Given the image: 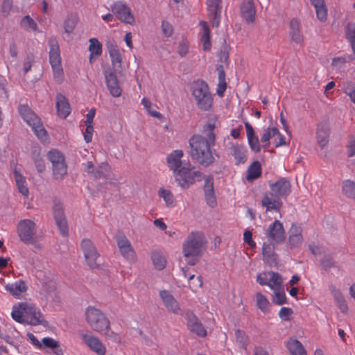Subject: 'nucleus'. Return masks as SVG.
<instances>
[{
	"instance_id": "54",
	"label": "nucleus",
	"mask_w": 355,
	"mask_h": 355,
	"mask_svg": "<svg viewBox=\"0 0 355 355\" xmlns=\"http://www.w3.org/2000/svg\"><path fill=\"white\" fill-rule=\"evenodd\" d=\"M111 170L110 166L107 162L101 163L98 168L94 170V173L92 175L95 179H100L105 177V173L109 172Z\"/></svg>"
},
{
	"instance_id": "13",
	"label": "nucleus",
	"mask_w": 355,
	"mask_h": 355,
	"mask_svg": "<svg viewBox=\"0 0 355 355\" xmlns=\"http://www.w3.org/2000/svg\"><path fill=\"white\" fill-rule=\"evenodd\" d=\"M116 241L121 255L129 261H135L136 253L128 239L123 234L116 236Z\"/></svg>"
},
{
	"instance_id": "16",
	"label": "nucleus",
	"mask_w": 355,
	"mask_h": 355,
	"mask_svg": "<svg viewBox=\"0 0 355 355\" xmlns=\"http://www.w3.org/2000/svg\"><path fill=\"white\" fill-rule=\"evenodd\" d=\"M159 296L166 309L176 315H183L179 302L173 295L166 290L159 291Z\"/></svg>"
},
{
	"instance_id": "60",
	"label": "nucleus",
	"mask_w": 355,
	"mask_h": 355,
	"mask_svg": "<svg viewBox=\"0 0 355 355\" xmlns=\"http://www.w3.org/2000/svg\"><path fill=\"white\" fill-rule=\"evenodd\" d=\"M189 51V42L187 40L180 42L178 46V52L179 55L183 58L185 57Z\"/></svg>"
},
{
	"instance_id": "18",
	"label": "nucleus",
	"mask_w": 355,
	"mask_h": 355,
	"mask_svg": "<svg viewBox=\"0 0 355 355\" xmlns=\"http://www.w3.org/2000/svg\"><path fill=\"white\" fill-rule=\"evenodd\" d=\"M183 156L184 153L180 149L174 150L167 155V166L169 169L173 172L174 174L180 170L183 166L184 163L182 161Z\"/></svg>"
},
{
	"instance_id": "1",
	"label": "nucleus",
	"mask_w": 355,
	"mask_h": 355,
	"mask_svg": "<svg viewBox=\"0 0 355 355\" xmlns=\"http://www.w3.org/2000/svg\"><path fill=\"white\" fill-rule=\"evenodd\" d=\"M217 123L216 116L211 118L203 126L202 134L194 135L189 140L191 158L205 167L211 165L215 161L211 147L216 144L214 130Z\"/></svg>"
},
{
	"instance_id": "30",
	"label": "nucleus",
	"mask_w": 355,
	"mask_h": 355,
	"mask_svg": "<svg viewBox=\"0 0 355 355\" xmlns=\"http://www.w3.org/2000/svg\"><path fill=\"white\" fill-rule=\"evenodd\" d=\"M56 108L58 116L63 119H65L71 112L67 99L61 94H58L56 96Z\"/></svg>"
},
{
	"instance_id": "6",
	"label": "nucleus",
	"mask_w": 355,
	"mask_h": 355,
	"mask_svg": "<svg viewBox=\"0 0 355 355\" xmlns=\"http://www.w3.org/2000/svg\"><path fill=\"white\" fill-rule=\"evenodd\" d=\"M48 44L49 46V63L53 71V78L57 83H61L63 80L64 71L59 44L55 37H51Z\"/></svg>"
},
{
	"instance_id": "63",
	"label": "nucleus",
	"mask_w": 355,
	"mask_h": 355,
	"mask_svg": "<svg viewBox=\"0 0 355 355\" xmlns=\"http://www.w3.org/2000/svg\"><path fill=\"white\" fill-rule=\"evenodd\" d=\"M347 60L345 57H336L332 60V66L337 69H344Z\"/></svg>"
},
{
	"instance_id": "11",
	"label": "nucleus",
	"mask_w": 355,
	"mask_h": 355,
	"mask_svg": "<svg viewBox=\"0 0 355 355\" xmlns=\"http://www.w3.org/2000/svg\"><path fill=\"white\" fill-rule=\"evenodd\" d=\"M268 241L272 244H279L285 240V231L282 223L275 220L270 224L266 232Z\"/></svg>"
},
{
	"instance_id": "24",
	"label": "nucleus",
	"mask_w": 355,
	"mask_h": 355,
	"mask_svg": "<svg viewBox=\"0 0 355 355\" xmlns=\"http://www.w3.org/2000/svg\"><path fill=\"white\" fill-rule=\"evenodd\" d=\"M289 36L293 42L302 46L304 42V37L300 28V23L297 19H292L289 23Z\"/></svg>"
},
{
	"instance_id": "15",
	"label": "nucleus",
	"mask_w": 355,
	"mask_h": 355,
	"mask_svg": "<svg viewBox=\"0 0 355 355\" xmlns=\"http://www.w3.org/2000/svg\"><path fill=\"white\" fill-rule=\"evenodd\" d=\"M107 87L113 97H119L122 93V89L119 85V82L116 73L113 69H107L103 72Z\"/></svg>"
},
{
	"instance_id": "10",
	"label": "nucleus",
	"mask_w": 355,
	"mask_h": 355,
	"mask_svg": "<svg viewBox=\"0 0 355 355\" xmlns=\"http://www.w3.org/2000/svg\"><path fill=\"white\" fill-rule=\"evenodd\" d=\"M183 315L187 320L188 329L191 333L202 338L207 336L206 329L192 311L189 309L186 310Z\"/></svg>"
},
{
	"instance_id": "62",
	"label": "nucleus",
	"mask_w": 355,
	"mask_h": 355,
	"mask_svg": "<svg viewBox=\"0 0 355 355\" xmlns=\"http://www.w3.org/2000/svg\"><path fill=\"white\" fill-rule=\"evenodd\" d=\"M42 344L46 348L55 349L59 346L58 342L50 337H46L42 339Z\"/></svg>"
},
{
	"instance_id": "17",
	"label": "nucleus",
	"mask_w": 355,
	"mask_h": 355,
	"mask_svg": "<svg viewBox=\"0 0 355 355\" xmlns=\"http://www.w3.org/2000/svg\"><path fill=\"white\" fill-rule=\"evenodd\" d=\"M207 6L212 26L218 27L220 22V0H207Z\"/></svg>"
},
{
	"instance_id": "26",
	"label": "nucleus",
	"mask_w": 355,
	"mask_h": 355,
	"mask_svg": "<svg viewBox=\"0 0 355 355\" xmlns=\"http://www.w3.org/2000/svg\"><path fill=\"white\" fill-rule=\"evenodd\" d=\"M275 245L264 243L262 248L263 261L270 266H277L278 263L277 254L275 252Z\"/></svg>"
},
{
	"instance_id": "37",
	"label": "nucleus",
	"mask_w": 355,
	"mask_h": 355,
	"mask_svg": "<svg viewBox=\"0 0 355 355\" xmlns=\"http://www.w3.org/2000/svg\"><path fill=\"white\" fill-rule=\"evenodd\" d=\"M89 51L90 52L89 61L91 63L102 54V44L96 38L89 39Z\"/></svg>"
},
{
	"instance_id": "51",
	"label": "nucleus",
	"mask_w": 355,
	"mask_h": 355,
	"mask_svg": "<svg viewBox=\"0 0 355 355\" xmlns=\"http://www.w3.org/2000/svg\"><path fill=\"white\" fill-rule=\"evenodd\" d=\"M188 280L189 288L193 292L197 291L198 288H201L203 284L201 276L196 277L195 275H190Z\"/></svg>"
},
{
	"instance_id": "29",
	"label": "nucleus",
	"mask_w": 355,
	"mask_h": 355,
	"mask_svg": "<svg viewBox=\"0 0 355 355\" xmlns=\"http://www.w3.org/2000/svg\"><path fill=\"white\" fill-rule=\"evenodd\" d=\"M311 4L314 7L317 19L324 22L327 19L328 8L324 0H309Z\"/></svg>"
},
{
	"instance_id": "7",
	"label": "nucleus",
	"mask_w": 355,
	"mask_h": 355,
	"mask_svg": "<svg viewBox=\"0 0 355 355\" xmlns=\"http://www.w3.org/2000/svg\"><path fill=\"white\" fill-rule=\"evenodd\" d=\"M194 168L189 162H184L181 169L174 175L175 180L183 189H187L193 184L196 181H200L202 173L198 170L193 171Z\"/></svg>"
},
{
	"instance_id": "45",
	"label": "nucleus",
	"mask_w": 355,
	"mask_h": 355,
	"mask_svg": "<svg viewBox=\"0 0 355 355\" xmlns=\"http://www.w3.org/2000/svg\"><path fill=\"white\" fill-rule=\"evenodd\" d=\"M151 258L153 265L156 269L161 270L165 268L166 264V258L159 252H153Z\"/></svg>"
},
{
	"instance_id": "43",
	"label": "nucleus",
	"mask_w": 355,
	"mask_h": 355,
	"mask_svg": "<svg viewBox=\"0 0 355 355\" xmlns=\"http://www.w3.org/2000/svg\"><path fill=\"white\" fill-rule=\"evenodd\" d=\"M246 178L252 180L259 178L261 175V166L258 161L254 162L248 168Z\"/></svg>"
},
{
	"instance_id": "27",
	"label": "nucleus",
	"mask_w": 355,
	"mask_h": 355,
	"mask_svg": "<svg viewBox=\"0 0 355 355\" xmlns=\"http://www.w3.org/2000/svg\"><path fill=\"white\" fill-rule=\"evenodd\" d=\"M107 49L114 67L121 68L122 58L116 43L112 40L107 43Z\"/></svg>"
},
{
	"instance_id": "32",
	"label": "nucleus",
	"mask_w": 355,
	"mask_h": 355,
	"mask_svg": "<svg viewBox=\"0 0 355 355\" xmlns=\"http://www.w3.org/2000/svg\"><path fill=\"white\" fill-rule=\"evenodd\" d=\"M6 289L12 296L19 298L23 293L26 291L27 287L24 281L19 280L15 283L9 284L6 286Z\"/></svg>"
},
{
	"instance_id": "31",
	"label": "nucleus",
	"mask_w": 355,
	"mask_h": 355,
	"mask_svg": "<svg viewBox=\"0 0 355 355\" xmlns=\"http://www.w3.org/2000/svg\"><path fill=\"white\" fill-rule=\"evenodd\" d=\"M230 153L237 165L244 164L247 160V150L243 146L238 144L232 146L230 148Z\"/></svg>"
},
{
	"instance_id": "47",
	"label": "nucleus",
	"mask_w": 355,
	"mask_h": 355,
	"mask_svg": "<svg viewBox=\"0 0 355 355\" xmlns=\"http://www.w3.org/2000/svg\"><path fill=\"white\" fill-rule=\"evenodd\" d=\"M282 277L277 272H271V276L268 279L267 286L274 291L282 287Z\"/></svg>"
},
{
	"instance_id": "5",
	"label": "nucleus",
	"mask_w": 355,
	"mask_h": 355,
	"mask_svg": "<svg viewBox=\"0 0 355 355\" xmlns=\"http://www.w3.org/2000/svg\"><path fill=\"white\" fill-rule=\"evenodd\" d=\"M18 112L23 120L31 127L35 135L40 139L45 141L47 139V132L45 130L40 118L25 104H19Z\"/></svg>"
},
{
	"instance_id": "64",
	"label": "nucleus",
	"mask_w": 355,
	"mask_h": 355,
	"mask_svg": "<svg viewBox=\"0 0 355 355\" xmlns=\"http://www.w3.org/2000/svg\"><path fill=\"white\" fill-rule=\"evenodd\" d=\"M271 272L272 271H268L258 275L257 277V282L261 285L267 286L268 279H270V277L271 276Z\"/></svg>"
},
{
	"instance_id": "36",
	"label": "nucleus",
	"mask_w": 355,
	"mask_h": 355,
	"mask_svg": "<svg viewBox=\"0 0 355 355\" xmlns=\"http://www.w3.org/2000/svg\"><path fill=\"white\" fill-rule=\"evenodd\" d=\"M341 191L347 198L355 200V182L350 179L344 180L341 183Z\"/></svg>"
},
{
	"instance_id": "35",
	"label": "nucleus",
	"mask_w": 355,
	"mask_h": 355,
	"mask_svg": "<svg viewBox=\"0 0 355 355\" xmlns=\"http://www.w3.org/2000/svg\"><path fill=\"white\" fill-rule=\"evenodd\" d=\"M40 279V278H39ZM41 286L43 292L50 296H53L55 291V282L51 275H44L43 278H41Z\"/></svg>"
},
{
	"instance_id": "21",
	"label": "nucleus",
	"mask_w": 355,
	"mask_h": 355,
	"mask_svg": "<svg viewBox=\"0 0 355 355\" xmlns=\"http://www.w3.org/2000/svg\"><path fill=\"white\" fill-rule=\"evenodd\" d=\"M241 17L247 23H253L255 20L256 8L253 0H242L240 6Z\"/></svg>"
},
{
	"instance_id": "53",
	"label": "nucleus",
	"mask_w": 355,
	"mask_h": 355,
	"mask_svg": "<svg viewBox=\"0 0 355 355\" xmlns=\"http://www.w3.org/2000/svg\"><path fill=\"white\" fill-rule=\"evenodd\" d=\"M47 157L52 165L65 161L64 155L57 150H50Z\"/></svg>"
},
{
	"instance_id": "41",
	"label": "nucleus",
	"mask_w": 355,
	"mask_h": 355,
	"mask_svg": "<svg viewBox=\"0 0 355 355\" xmlns=\"http://www.w3.org/2000/svg\"><path fill=\"white\" fill-rule=\"evenodd\" d=\"M158 196L164 200L166 207H174L175 205V200L173 194L168 189L160 188L157 192Z\"/></svg>"
},
{
	"instance_id": "38",
	"label": "nucleus",
	"mask_w": 355,
	"mask_h": 355,
	"mask_svg": "<svg viewBox=\"0 0 355 355\" xmlns=\"http://www.w3.org/2000/svg\"><path fill=\"white\" fill-rule=\"evenodd\" d=\"M14 176L19 191L24 197H27L29 194V190L26 184L25 177H24L16 168L14 170Z\"/></svg>"
},
{
	"instance_id": "57",
	"label": "nucleus",
	"mask_w": 355,
	"mask_h": 355,
	"mask_svg": "<svg viewBox=\"0 0 355 355\" xmlns=\"http://www.w3.org/2000/svg\"><path fill=\"white\" fill-rule=\"evenodd\" d=\"M141 103L144 105L145 109L147 110L148 113L151 116H153V117H155L157 119H160L162 117V114L160 112L151 109L152 103L148 99H147L146 98H143L141 101Z\"/></svg>"
},
{
	"instance_id": "14",
	"label": "nucleus",
	"mask_w": 355,
	"mask_h": 355,
	"mask_svg": "<svg viewBox=\"0 0 355 355\" xmlns=\"http://www.w3.org/2000/svg\"><path fill=\"white\" fill-rule=\"evenodd\" d=\"M111 10L121 21L129 24H132L135 22V17L131 13L130 8L122 2L114 3L111 6Z\"/></svg>"
},
{
	"instance_id": "4",
	"label": "nucleus",
	"mask_w": 355,
	"mask_h": 355,
	"mask_svg": "<svg viewBox=\"0 0 355 355\" xmlns=\"http://www.w3.org/2000/svg\"><path fill=\"white\" fill-rule=\"evenodd\" d=\"M191 92L198 109L200 111H210L214 104V95L208 84L202 80L194 81L191 85Z\"/></svg>"
},
{
	"instance_id": "23",
	"label": "nucleus",
	"mask_w": 355,
	"mask_h": 355,
	"mask_svg": "<svg viewBox=\"0 0 355 355\" xmlns=\"http://www.w3.org/2000/svg\"><path fill=\"white\" fill-rule=\"evenodd\" d=\"M261 205L266 208L267 211H279L282 202L281 198L271 191L265 193L261 200Z\"/></svg>"
},
{
	"instance_id": "46",
	"label": "nucleus",
	"mask_w": 355,
	"mask_h": 355,
	"mask_svg": "<svg viewBox=\"0 0 355 355\" xmlns=\"http://www.w3.org/2000/svg\"><path fill=\"white\" fill-rule=\"evenodd\" d=\"M275 134H278V128L273 127V128H268L266 129L261 138V141L263 144V148L267 149L270 146V142L269 140L271 138H273L275 137Z\"/></svg>"
},
{
	"instance_id": "2",
	"label": "nucleus",
	"mask_w": 355,
	"mask_h": 355,
	"mask_svg": "<svg viewBox=\"0 0 355 355\" xmlns=\"http://www.w3.org/2000/svg\"><path fill=\"white\" fill-rule=\"evenodd\" d=\"M12 318L20 324L46 326L47 322L39 309L33 304L20 302L13 306Z\"/></svg>"
},
{
	"instance_id": "20",
	"label": "nucleus",
	"mask_w": 355,
	"mask_h": 355,
	"mask_svg": "<svg viewBox=\"0 0 355 355\" xmlns=\"http://www.w3.org/2000/svg\"><path fill=\"white\" fill-rule=\"evenodd\" d=\"M81 338L87 345L98 355H105L106 348L98 337L91 334H83Z\"/></svg>"
},
{
	"instance_id": "56",
	"label": "nucleus",
	"mask_w": 355,
	"mask_h": 355,
	"mask_svg": "<svg viewBox=\"0 0 355 355\" xmlns=\"http://www.w3.org/2000/svg\"><path fill=\"white\" fill-rule=\"evenodd\" d=\"M235 336L237 343L242 348L245 349L248 345V337L246 334L243 331L238 329L235 332Z\"/></svg>"
},
{
	"instance_id": "49",
	"label": "nucleus",
	"mask_w": 355,
	"mask_h": 355,
	"mask_svg": "<svg viewBox=\"0 0 355 355\" xmlns=\"http://www.w3.org/2000/svg\"><path fill=\"white\" fill-rule=\"evenodd\" d=\"M105 339L115 343H120L121 338L119 334L117 333L114 332L110 327V322H109V327L105 328L104 331L102 333Z\"/></svg>"
},
{
	"instance_id": "42",
	"label": "nucleus",
	"mask_w": 355,
	"mask_h": 355,
	"mask_svg": "<svg viewBox=\"0 0 355 355\" xmlns=\"http://www.w3.org/2000/svg\"><path fill=\"white\" fill-rule=\"evenodd\" d=\"M203 33L201 37V42L203 44V50L209 51L211 47L210 41V30L206 21H200Z\"/></svg>"
},
{
	"instance_id": "8",
	"label": "nucleus",
	"mask_w": 355,
	"mask_h": 355,
	"mask_svg": "<svg viewBox=\"0 0 355 355\" xmlns=\"http://www.w3.org/2000/svg\"><path fill=\"white\" fill-rule=\"evenodd\" d=\"M85 315L87 324L96 332L103 333L105 328L109 327L110 320L100 309L94 306H88Z\"/></svg>"
},
{
	"instance_id": "58",
	"label": "nucleus",
	"mask_w": 355,
	"mask_h": 355,
	"mask_svg": "<svg viewBox=\"0 0 355 355\" xmlns=\"http://www.w3.org/2000/svg\"><path fill=\"white\" fill-rule=\"evenodd\" d=\"M293 311L292 309L289 307H282L279 311V317L284 321H288L291 320V317Z\"/></svg>"
},
{
	"instance_id": "19",
	"label": "nucleus",
	"mask_w": 355,
	"mask_h": 355,
	"mask_svg": "<svg viewBox=\"0 0 355 355\" xmlns=\"http://www.w3.org/2000/svg\"><path fill=\"white\" fill-rule=\"evenodd\" d=\"M304 239L302 236V228L300 225L293 223L288 230V245L293 249L302 245Z\"/></svg>"
},
{
	"instance_id": "50",
	"label": "nucleus",
	"mask_w": 355,
	"mask_h": 355,
	"mask_svg": "<svg viewBox=\"0 0 355 355\" xmlns=\"http://www.w3.org/2000/svg\"><path fill=\"white\" fill-rule=\"evenodd\" d=\"M342 89L343 92L347 95L350 100L355 104V83L352 82L343 83Z\"/></svg>"
},
{
	"instance_id": "48",
	"label": "nucleus",
	"mask_w": 355,
	"mask_h": 355,
	"mask_svg": "<svg viewBox=\"0 0 355 355\" xmlns=\"http://www.w3.org/2000/svg\"><path fill=\"white\" fill-rule=\"evenodd\" d=\"M256 298L258 308L264 313L268 312L270 302L267 298L259 292L256 293Z\"/></svg>"
},
{
	"instance_id": "34",
	"label": "nucleus",
	"mask_w": 355,
	"mask_h": 355,
	"mask_svg": "<svg viewBox=\"0 0 355 355\" xmlns=\"http://www.w3.org/2000/svg\"><path fill=\"white\" fill-rule=\"evenodd\" d=\"M330 129L327 125H320L317 128V141L321 147L326 146L329 143Z\"/></svg>"
},
{
	"instance_id": "40",
	"label": "nucleus",
	"mask_w": 355,
	"mask_h": 355,
	"mask_svg": "<svg viewBox=\"0 0 355 355\" xmlns=\"http://www.w3.org/2000/svg\"><path fill=\"white\" fill-rule=\"evenodd\" d=\"M205 196L207 203L209 207H214L216 205V198L212 182L209 184V182L207 181L205 185Z\"/></svg>"
},
{
	"instance_id": "28",
	"label": "nucleus",
	"mask_w": 355,
	"mask_h": 355,
	"mask_svg": "<svg viewBox=\"0 0 355 355\" xmlns=\"http://www.w3.org/2000/svg\"><path fill=\"white\" fill-rule=\"evenodd\" d=\"M245 128L250 149L255 153L259 152L261 150L260 143L258 137L254 133L252 126L248 122H245Z\"/></svg>"
},
{
	"instance_id": "55",
	"label": "nucleus",
	"mask_w": 355,
	"mask_h": 355,
	"mask_svg": "<svg viewBox=\"0 0 355 355\" xmlns=\"http://www.w3.org/2000/svg\"><path fill=\"white\" fill-rule=\"evenodd\" d=\"M20 25L23 28L26 30H32L35 31L37 28V24L29 15H26L23 17Z\"/></svg>"
},
{
	"instance_id": "44",
	"label": "nucleus",
	"mask_w": 355,
	"mask_h": 355,
	"mask_svg": "<svg viewBox=\"0 0 355 355\" xmlns=\"http://www.w3.org/2000/svg\"><path fill=\"white\" fill-rule=\"evenodd\" d=\"M53 175L55 179L62 180L67 173V166L65 161L52 165Z\"/></svg>"
},
{
	"instance_id": "52",
	"label": "nucleus",
	"mask_w": 355,
	"mask_h": 355,
	"mask_svg": "<svg viewBox=\"0 0 355 355\" xmlns=\"http://www.w3.org/2000/svg\"><path fill=\"white\" fill-rule=\"evenodd\" d=\"M274 297L272 302L277 305H282L286 302V297L283 286L274 290Z\"/></svg>"
},
{
	"instance_id": "25",
	"label": "nucleus",
	"mask_w": 355,
	"mask_h": 355,
	"mask_svg": "<svg viewBox=\"0 0 355 355\" xmlns=\"http://www.w3.org/2000/svg\"><path fill=\"white\" fill-rule=\"evenodd\" d=\"M53 216L61 234L63 236H67L68 233L67 222L64 214L62 206L56 205L53 207Z\"/></svg>"
},
{
	"instance_id": "61",
	"label": "nucleus",
	"mask_w": 355,
	"mask_h": 355,
	"mask_svg": "<svg viewBox=\"0 0 355 355\" xmlns=\"http://www.w3.org/2000/svg\"><path fill=\"white\" fill-rule=\"evenodd\" d=\"M34 163L39 173H42L45 170L44 160L40 157V153H37L34 157Z\"/></svg>"
},
{
	"instance_id": "39",
	"label": "nucleus",
	"mask_w": 355,
	"mask_h": 355,
	"mask_svg": "<svg viewBox=\"0 0 355 355\" xmlns=\"http://www.w3.org/2000/svg\"><path fill=\"white\" fill-rule=\"evenodd\" d=\"M331 293L340 311L343 313H347L348 311V306L340 291L335 287H332L331 288Z\"/></svg>"
},
{
	"instance_id": "9",
	"label": "nucleus",
	"mask_w": 355,
	"mask_h": 355,
	"mask_svg": "<svg viewBox=\"0 0 355 355\" xmlns=\"http://www.w3.org/2000/svg\"><path fill=\"white\" fill-rule=\"evenodd\" d=\"M17 231L20 240L24 243H33L36 236V224L31 220H20L17 226Z\"/></svg>"
},
{
	"instance_id": "3",
	"label": "nucleus",
	"mask_w": 355,
	"mask_h": 355,
	"mask_svg": "<svg viewBox=\"0 0 355 355\" xmlns=\"http://www.w3.org/2000/svg\"><path fill=\"white\" fill-rule=\"evenodd\" d=\"M206 241L202 232H192L182 245V252L189 265L194 266L205 250Z\"/></svg>"
},
{
	"instance_id": "33",
	"label": "nucleus",
	"mask_w": 355,
	"mask_h": 355,
	"mask_svg": "<svg viewBox=\"0 0 355 355\" xmlns=\"http://www.w3.org/2000/svg\"><path fill=\"white\" fill-rule=\"evenodd\" d=\"M286 345L292 355H306V351L302 344L296 338H288Z\"/></svg>"
},
{
	"instance_id": "59",
	"label": "nucleus",
	"mask_w": 355,
	"mask_h": 355,
	"mask_svg": "<svg viewBox=\"0 0 355 355\" xmlns=\"http://www.w3.org/2000/svg\"><path fill=\"white\" fill-rule=\"evenodd\" d=\"M162 31L164 37H171L173 33V26L166 21H162Z\"/></svg>"
},
{
	"instance_id": "12",
	"label": "nucleus",
	"mask_w": 355,
	"mask_h": 355,
	"mask_svg": "<svg viewBox=\"0 0 355 355\" xmlns=\"http://www.w3.org/2000/svg\"><path fill=\"white\" fill-rule=\"evenodd\" d=\"M81 248L87 265L92 268H97L98 266L97 259L99 254L93 242L89 239H83L81 242Z\"/></svg>"
},
{
	"instance_id": "22",
	"label": "nucleus",
	"mask_w": 355,
	"mask_h": 355,
	"mask_svg": "<svg viewBox=\"0 0 355 355\" xmlns=\"http://www.w3.org/2000/svg\"><path fill=\"white\" fill-rule=\"evenodd\" d=\"M270 189L278 197L283 198L288 196L291 191V184L288 180L282 178L273 184H271Z\"/></svg>"
}]
</instances>
